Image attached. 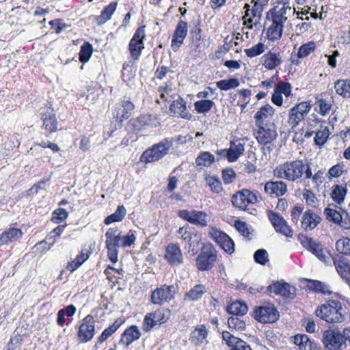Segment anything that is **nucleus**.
Returning a JSON list of instances; mask_svg holds the SVG:
<instances>
[{"mask_svg": "<svg viewBox=\"0 0 350 350\" xmlns=\"http://www.w3.org/2000/svg\"><path fill=\"white\" fill-rule=\"evenodd\" d=\"M321 221V218L312 211H306L302 217L301 226L305 230H313Z\"/></svg>", "mask_w": 350, "mask_h": 350, "instance_id": "obj_25", "label": "nucleus"}, {"mask_svg": "<svg viewBox=\"0 0 350 350\" xmlns=\"http://www.w3.org/2000/svg\"><path fill=\"white\" fill-rule=\"evenodd\" d=\"M204 287L202 285H196L193 288L191 289L186 296L191 299H198L204 294Z\"/></svg>", "mask_w": 350, "mask_h": 350, "instance_id": "obj_57", "label": "nucleus"}, {"mask_svg": "<svg viewBox=\"0 0 350 350\" xmlns=\"http://www.w3.org/2000/svg\"><path fill=\"white\" fill-rule=\"evenodd\" d=\"M257 196L249 189H243L237 192L232 197V203L236 207L245 210L249 204L257 202Z\"/></svg>", "mask_w": 350, "mask_h": 350, "instance_id": "obj_11", "label": "nucleus"}, {"mask_svg": "<svg viewBox=\"0 0 350 350\" xmlns=\"http://www.w3.org/2000/svg\"><path fill=\"white\" fill-rule=\"evenodd\" d=\"M190 223L202 227L206 226L208 225L207 215L204 212L193 210Z\"/></svg>", "mask_w": 350, "mask_h": 350, "instance_id": "obj_40", "label": "nucleus"}, {"mask_svg": "<svg viewBox=\"0 0 350 350\" xmlns=\"http://www.w3.org/2000/svg\"><path fill=\"white\" fill-rule=\"evenodd\" d=\"M173 145L172 139H164L150 149L146 150L142 154L147 162H155L166 155Z\"/></svg>", "mask_w": 350, "mask_h": 350, "instance_id": "obj_4", "label": "nucleus"}, {"mask_svg": "<svg viewBox=\"0 0 350 350\" xmlns=\"http://www.w3.org/2000/svg\"><path fill=\"white\" fill-rule=\"evenodd\" d=\"M255 261L260 265H265L268 261V254L265 250H257L254 255Z\"/></svg>", "mask_w": 350, "mask_h": 350, "instance_id": "obj_60", "label": "nucleus"}, {"mask_svg": "<svg viewBox=\"0 0 350 350\" xmlns=\"http://www.w3.org/2000/svg\"><path fill=\"white\" fill-rule=\"evenodd\" d=\"M228 313L234 315H244L247 312V306L245 303L240 301L232 302L227 307Z\"/></svg>", "mask_w": 350, "mask_h": 350, "instance_id": "obj_37", "label": "nucleus"}, {"mask_svg": "<svg viewBox=\"0 0 350 350\" xmlns=\"http://www.w3.org/2000/svg\"><path fill=\"white\" fill-rule=\"evenodd\" d=\"M145 36L144 27H139L135 33L129 44V50L132 57L137 59L144 49L143 40Z\"/></svg>", "mask_w": 350, "mask_h": 350, "instance_id": "obj_14", "label": "nucleus"}, {"mask_svg": "<svg viewBox=\"0 0 350 350\" xmlns=\"http://www.w3.org/2000/svg\"><path fill=\"white\" fill-rule=\"evenodd\" d=\"M329 135V131L327 127L325 126L321 130L316 133L314 141L317 144L323 145L327 141Z\"/></svg>", "mask_w": 350, "mask_h": 350, "instance_id": "obj_52", "label": "nucleus"}, {"mask_svg": "<svg viewBox=\"0 0 350 350\" xmlns=\"http://www.w3.org/2000/svg\"><path fill=\"white\" fill-rule=\"evenodd\" d=\"M310 109V105L301 102L293 107L289 112L288 123L292 128L297 126L304 119Z\"/></svg>", "mask_w": 350, "mask_h": 350, "instance_id": "obj_12", "label": "nucleus"}, {"mask_svg": "<svg viewBox=\"0 0 350 350\" xmlns=\"http://www.w3.org/2000/svg\"><path fill=\"white\" fill-rule=\"evenodd\" d=\"M240 83L237 79L230 78L229 79H224L219 81L216 83V85L221 90H229L232 88H237Z\"/></svg>", "mask_w": 350, "mask_h": 350, "instance_id": "obj_43", "label": "nucleus"}, {"mask_svg": "<svg viewBox=\"0 0 350 350\" xmlns=\"http://www.w3.org/2000/svg\"><path fill=\"white\" fill-rule=\"evenodd\" d=\"M275 90L280 94H284L286 96H288L291 92V85L289 83L280 82L275 85Z\"/></svg>", "mask_w": 350, "mask_h": 350, "instance_id": "obj_61", "label": "nucleus"}, {"mask_svg": "<svg viewBox=\"0 0 350 350\" xmlns=\"http://www.w3.org/2000/svg\"><path fill=\"white\" fill-rule=\"evenodd\" d=\"M268 217L273 226L277 231H279L286 237H291L293 236L291 229L288 226L286 221L278 213L269 211L268 213Z\"/></svg>", "mask_w": 350, "mask_h": 350, "instance_id": "obj_15", "label": "nucleus"}, {"mask_svg": "<svg viewBox=\"0 0 350 350\" xmlns=\"http://www.w3.org/2000/svg\"><path fill=\"white\" fill-rule=\"evenodd\" d=\"M206 183L214 193H219L222 191L221 183L219 180L214 176L205 178Z\"/></svg>", "mask_w": 350, "mask_h": 350, "instance_id": "obj_50", "label": "nucleus"}, {"mask_svg": "<svg viewBox=\"0 0 350 350\" xmlns=\"http://www.w3.org/2000/svg\"><path fill=\"white\" fill-rule=\"evenodd\" d=\"M95 321L92 316L88 315L80 325L78 336L81 342H87L92 339L94 336Z\"/></svg>", "mask_w": 350, "mask_h": 350, "instance_id": "obj_13", "label": "nucleus"}, {"mask_svg": "<svg viewBox=\"0 0 350 350\" xmlns=\"http://www.w3.org/2000/svg\"><path fill=\"white\" fill-rule=\"evenodd\" d=\"M215 103L208 99H203L195 102L194 108L198 113H206L210 111Z\"/></svg>", "mask_w": 350, "mask_h": 350, "instance_id": "obj_41", "label": "nucleus"}, {"mask_svg": "<svg viewBox=\"0 0 350 350\" xmlns=\"http://www.w3.org/2000/svg\"><path fill=\"white\" fill-rule=\"evenodd\" d=\"M294 343L299 347V350H308L312 346L311 341L305 334L296 335L294 337Z\"/></svg>", "mask_w": 350, "mask_h": 350, "instance_id": "obj_44", "label": "nucleus"}, {"mask_svg": "<svg viewBox=\"0 0 350 350\" xmlns=\"http://www.w3.org/2000/svg\"><path fill=\"white\" fill-rule=\"evenodd\" d=\"M336 248L341 254L345 255L350 254V239L342 238L338 240L336 243Z\"/></svg>", "mask_w": 350, "mask_h": 350, "instance_id": "obj_47", "label": "nucleus"}, {"mask_svg": "<svg viewBox=\"0 0 350 350\" xmlns=\"http://www.w3.org/2000/svg\"><path fill=\"white\" fill-rule=\"evenodd\" d=\"M269 289L271 293L289 299H293L296 294V288L288 283L275 282L270 285Z\"/></svg>", "mask_w": 350, "mask_h": 350, "instance_id": "obj_18", "label": "nucleus"}, {"mask_svg": "<svg viewBox=\"0 0 350 350\" xmlns=\"http://www.w3.org/2000/svg\"><path fill=\"white\" fill-rule=\"evenodd\" d=\"M170 315L171 311L167 308H160L154 312L148 313L144 319V330L149 331L154 326L165 323L170 317Z\"/></svg>", "mask_w": 350, "mask_h": 350, "instance_id": "obj_8", "label": "nucleus"}, {"mask_svg": "<svg viewBox=\"0 0 350 350\" xmlns=\"http://www.w3.org/2000/svg\"><path fill=\"white\" fill-rule=\"evenodd\" d=\"M265 50L264 44L260 42L250 49L245 50V53L250 57H254L262 54Z\"/></svg>", "mask_w": 350, "mask_h": 350, "instance_id": "obj_51", "label": "nucleus"}, {"mask_svg": "<svg viewBox=\"0 0 350 350\" xmlns=\"http://www.w3.org/2000/svg\"><path fill=\"white\" fill-rule=\"evenodd\" d=\"M324 213L326 215V219L329 221H333L335 224L341 221L342 215L335 209L327 207L325 208Z\"/></svg>", "mask_w": 350, "mask_h": 350, "instance_id": "obj_49", "label": "nucleus"}, {"mask_svg": "<svg viewBox=\"0 0 350 350\" xmlns=\"http://www.w3.org/2000/svg\"><path fill=\"white\" fill-rule=\"evenodd\" d=\"M312 288L314 291L321 293L325 295H330L332 293V291L330 290L329 287L325 283L319 281H314L312 283Z\"/></svg>", "mask_w": 350, "mask_h": 350, "instance_id": "obj_58", "label": "nucleus"}, {"mask_svg": "<svg viewBox=\"0 0 350 350\" xmlns=\"http://www.w3.org/2000/svg\"><path fill=\"white\" fill-rule=\"evenodd\" d=\"M219 245L228 254H232L234 251V243L228 236L227 237L226 240L223 241Z\"/></svg>", "mask_w": 350, "mask_h": 350, "instance_id": "obj_62", "label": "nucleus"}, {"mask_svg": "<svg viewBox=\"0 0 350 350\" xmlns=\"http://www.w3.org/2000/svg\"><path fill=\"white\" fill-rule=\"evenodd\" d=\"M121 232L118 228H109L105 233L106 247H119L121 246Z\"/></svg>", "mask_w": 350, "mask_h": 350, "instance_id": "obj_31", "label": "nucleus"}, {"mask_svg": "<svg viewBox=\"0 0 350 350\" xmlns=\"http://www.w3.org/2000/svg\"><path fill=\"white\" fill-rule=\"evenodd\" d=\"M235 172L232 169H226L223 171L222 178L226 184L232 183L235 178Z\"/></svg>", "mask_w": 350, "mask_h": 350, "instance_id": "obj_64", "label": "nucleus"}, {"mask_svg": "<svg viewBox=\"0 0 350 350\" xmlns=\"http://www.w3.org/2000/svg\"><path fill=\"white\" fill-rule=\"evenodd\" d=\"M273 174L278 178L295 182L302 177L311 178L312 170L309 164L301 160H295L279 165L273 170Z\"/></svg>", "mask_w": 350, "mask_h": 350, "instance_id": "obj_1", "label": "nucleus"}, {"mask_svg": "<svg viewBox=\"0 0 350 350\" xmlns=\"http://www.w3.org/2000/svg\"><path fill=\"white\" fill-rule=\"evenodd\" d=\"M135 236L131 232H129L126 236H121V246H131L135 241Z\"/></svg>", "mask_w": 350, "mask_h": 350, "instance_id": "obj_63", "label": "nucleus"}, {"mask_svg": "<svg viewBox=\"0 0 350 350\" xmlns=\"http://www.w3.org/2000/svg\"><path fill=\"white\" fill-rule=\"evenodd\" d=\"M208 234L219 245H220L223 241H225L228 237L226 233L215 228H212Z\"/></svg>", "mask_w": 350, "mask_h": 350, "instance_id": "obj_55", "label": "nucleus"}, {"mask_svg": "<svg viewBox=\"0 0 350 350\" xmlns=\"http://www.w3.org/2000/svg\"><path fill=\"white\" fill-rule=\"evenodd\" d=\"M215 161V157L209 152H202L196 159V163L198 167L202 168L203 167L210 166Z\"/></svg>", "mask_w": 350, "mask_h": 350, "instance_id": "obj_39", "label": "nucleus"}, {"mask_svg": "<svg viewBox=\"0 0 350 350\" xmlns=\"http://www.w3.org/2000/svg\"><path fill=\"white\" fill-rule=\"evenodd\" d=\"M315 49V44L312 42H310L307 44L302 45L298 51V57L303 58L308 55L310 53L314 51Z\"/></svg>", "mask_w": 350, "mask_h": 350, "instance_id": "obj_56", "label": "nucleus"}, {"mask_svg": "<svg viewBox=\"0 0 350 350\" xmlns=\"http://www.w3.org/2000/svg\"><path fill=\"white\" fill-rule=\"evenodd\" d=\"M304 245L320 260L325 263H330V261H327V258H329L325 254L326 251L323 249L320 243L314 241L312 238H306L305 242H304Z\"/></svg>", "mask_w": 350, "mask_h": 350, "instance_id": "obj_19", "label": "nucleus"}, {"mask_svg": "<svg viewBox=\"0 0 350 350\" xmlns=\"http://www.w3.org/2000/svg\"><path fill=\"white\" fill-rule=\"evenodd\" d=\"M88 254H85L82 252L81 254L77 256L74 260L68 263V269H70V271L72 272L74 271L79 266H81L83 262H85L88 258Z\"/></svg>", "mask_w": 350, "mask_h": 350, "instance_id": "obj_48", "label": "nucleus"}, {"mask_svg": "<svg viewBox=\"0 0 350 350\" xmlns=\"http://www.w3.org/2000/svg\"><path fill=\"white\" fill-rule=\"evenodd\" d=\"M291 10V7L282 8L273 16L272 24L267 29V36L269 40H276L280 38L282 34L283 23L287 20L286 16H283V13L286 10Z\"/></svg>", "mask_w": 350, "mask_h": 350, "instance_id": "obj_7", "label": "nucleus"}, {"mask_svg": "<svg viewBox=\"0 0 350 350\" xmlns=\"http://www.w3.org/2000/svg\"><path fill=\"white\" fill-rule=\"evenodd\" d=\"M129 126H132L135 131H139L146 126H156L155 119L151 115H142L136 119L131 120Z\"/></svg>", "mask_w": 350, "mask_h": 350, "instance_id": "obj_24", "label": "nucleus"}, {"mask_svg": "<svg viewBox=\"0 0 350 350\" xmlns=\"http://www.w3.org/2000/svg\"><path fill=\"white\" fill-rule=\"evenodd\" d=\"M207 335L208 332L205 325H200L191 332L189 340L195 345H200L205 340Z\"/></svg>", "mask_w": 350, "mask_h": 350, "instance_id": "obj_30", "label": "nucleus"}, {"mask_svg": "<svg viewBox=\"0 0 350 350\" xmlns=\"http://www.w3.org/2000/svg\"><path fill=\"white\" fill-rule=\"evenodd\" d=\"M141 333L137 326H131L122 335L120 342L129 347L133 341L139 338Z\"/></svg>", "mask_w": 350, "mask_h": 350, "instance_id": "obj_28", "label": "nucleus"}, {"mask_svg": "<svg viewBox=\"0 0 350 350\" xmlns=\"http://www.w3.org/2000/svg\"><path fill=\"white\" fill-rule=\"evenodd\" d=\"M262 62V64L269 70H273L281 64V61L278 55L271 52H268L263 55Z\"/></svg>", "mask_w": 350, "mask_h": 350, "instance_id": "obj_35", "label": "nucleus"}, {"mask_svg": "<svg viewBox=\"0 0 350 350\" xmlns=\"http://www.w3.org/2000/svg\"><path fill=\"white\" fill-rule=\"evenodd\" d=\"M334 89L338 95L345 98H350V80L339 79L334 83Z\"/></svg>", "mask_w": 350, "mask_h": 350, "instance_id": "obj_33", "label": "nucleus"}, {"mask_svg": "<svg viewBox=\"0 0 350 350\" xmlns=\"http://www.w3.org/2000/svg\"><path fill=\"white\" fill-rule=\"evenodd\" d=\"M170 111L174 116H180L187 120H190L192 117L187 109L185 101L181 98L172 102L170 107Z\"/></svg>", "mask_w": 350, "mask_h": 350, "instance_id": "obj_21", "label": "nucleus"}, {"mask_svg": "<svg viewBox=\"0 0 350 350\" xmlns=\"http://www.w3.org/2000/svg\"><path fill=\"white\" fill-rule=\"evenodd\" d=\"M68 212L64 208H58L53 213L52 221L58 224L66 219L68 217Z\"/></svg>", "mask_w": 350, "mask_h": 350, "instance_id": "obj_59", "label": "nucleus"}, {"mask_svg": "<svg viewBox=\"0 0 350 350\" xmlns=\"http://www.w3.org/2000/svg\"><path fill=\"white\" fill-rule=\"evenodd\" d=\"M334 264L342 278H345L350 274V264L348 260L342 256H337L333 258Z\"/></svg>", "mask_w": 350, "mask_h": 350, "instance_id": "obj_32", "label": "nucleus"}, {"mask_svg": "<svg viewBox=\"0 0 350 350\" xmlns=\"http://www.w3.org/2000/svg\"><path fill=\"white\" fill-rule=\"evenodd\" d=\"M23 233L15 228H10L0 234V245H8L10 242H14L22 237Z\"/></svg>", "mask_w": 350, "mask_h": 350, "instance_id": "obj_27", "label": "nucleus"}, {"mask_svg": "<svg viewBox=\"0 0 350 350\" xmlns=\"http://www.w3.org/2000/svg\"><path fill=\"white\" fill-rule=\"evenodd\" d=\"M258 130L256 131V138L260 144H266L273 141L277 133L275 130L271 129L267 124L256 126Z\"/></svg>", "mask_w": 350, "mask_h": 350, "instance_id": "obj_23", "label": "nucleus"}, {"mask_svg": "<svg viewBox=\"0 0 350 350\" xmlns=\"http://www.w3.org/2000/svg\"><path fill=\"white\" fill-rule=\"evenodd\" d=\"M43 126L49 132H55L57 129V122L55 116L52 112H48L44 114Z\"/></svg>", "mask_w": 350, "mask_h": 350, "instance_id": "obj_36", "label": "nucleus"}, {"mask_svg": "<svg viewBox=\"0 0 350 350\" xmlns=\"http://www.w3.org/2000/svg\"><path fill=\"white\" fill-rule=\"evenodd\" d=\"M119 327V325L115 322L112 325L105 329L102 334L98 337V342L100 343L106 340L111 335H112Z\"/></svg>", "mask_w": 350, "mask_h": 350, "instance_id": "obj_54", "label": "nucleus"}, {"mask_svg": "<svg viewBox=\"0 0 350 350\" xmlns=\"http://www.w3.org/2000/svg\"><path fill=\"white\" fill-rule=\"evenodd\" d=\"M274 114V109L272 106L267 104L262 107L255 114V124L256 126L267 124L265 120L271 118Z\"/></svg>", "mask_w": 350, "mask_h": 350, "instance_id": "obj_26", "label": "nucleus"}, {"mask_svg": "<svg viewBox=\"0 0 350 350\" xmlns=\"http://www.w3.org/2000/svg\"><path fill=\"white\" fill-rule=\"evenodd\" d=\"M187 33V23L180 21L176 28L173 40L172 41V47L174 51L179 49Z\"/></svg>", "mask_w": 350, "mask_h": 350, "instance_id": "obj_22", "label": "nucleus"}, {"mask_svg": "<svg viewBox=\"0 0 350 350\" xmlns=\"http://www.w3.org/2000/svg\"><path fill=\"white\" fill-rule=\"evenodd\" d=\"M165 258L173 266L180 265L183 262V256L182 252L177 244L170 243L165 249Z\"/></svg>", "mask_w": 350, "mask_h": 350, "instance_id": "obj_17", "label": "nucleus"}, {"mask_svg": "<svg viewBox=\"0 0 350 350\" xmlns=\"http://www.w3.org/2000/svg\"><path fill=\"white\" fill-rule=\"evenodd\" d=\"M346 193L347 189L345 187L336 185L333 187L331 197L334 202L340 204L342 202H343Z\"/></svg>", "mask_w": 350, "mask_h": 350, "instance_id": "obj_42", "label": "nucleus"}, {"mask_svg": "<svg viewBox=\"0 0 350 350\" xmlns=\"http://www.w3.org/2000/svg\"><path fill=\"white\" fill-rule=\"evenodd\" d=\"M342 310L340 301L330 299L317 309L316 314L328 323H341L345 320Z\"/></svg>", "mask_w": 350, "mask_h": 350, "instance_id": "obj_2", "label": "nucleus"}, {"mask_svg": "<svg viewBox=\"0 0 350 350\" xmlns=\"http://www.w3.org/2000/svg\"><path fill=\"white\" fill-rule=\"evenodd\" d=\"M228 325L230 328L236 330H243L245 327V323L237 317L229 318Z\"/></svg>", "mask_w": 350, "mask_h": 350, "instance_id": "obj_53", "label": "nucleus"}, {"mask_svg": "<svg viewBox=\"0 0 350 350\" xmlns=\"http://www.w3.org/2000/svg\"><path fill=\"white\" fill-rule=\"evenodd\" d=\"M279 316V312L271 304L259 306L254 310L255 319L263 323H274L278 319Z\"/></svg>", "mask_w": 350, "mask_h": 350, "instance_id": "obj_9", "label": "nucleus"}, {"mask_svg": "<svg viewBox=\"0 0 350 350\" xmlns=\"http://www.w3.org/2000/svg\"><path fill=\"white\" fill-rule=\"evenodd\" d=\"M126 214V210L125 207L123 205H120L114 213L105 218V224L109 225L113 222L121 221L124 218Z\"/></svg>", "mask_w": 350, "mask_h": 350, "instance_id": "obj_38", "label": "nucleus"}, {"mask_svg": "<svg viewBox=\"0 0 350 350\" xmlns=\"http://www.w3.org/2000/svg\"><path fill=\"white\" fill-rule=\"evenodd\" d=\"M216 260V250L213 246L210 243L204 244L196 259V265L201 271L209 270L213 267Z\"/></svg>", "mask_w": 350, "mask_h": 350, "instance_id": "obj_5", "label": "nucleus"}, {"mask_svg": "<svg viewBox=\"0 0 350 350\" xmlns=\"http://www.w3.org/2000/svg\"><path fill=\"white\" fill-rule=\"evenodd\" d=\"M322 341L325 347L329 350L341 349L346 341L344 331L341 333L338 329L325 330Z\"/></svg>", "mask_w": 350, "mask_h": 350, "instance_id": "obj_6", "label": "nucleus"}, {"mask_svg": "<svg viewBox=\"0 0 350 350\" xmlns=\"http://www.w3.org/2000/svg\"><path fill=\"white\" fill-rule=\"evenodd\" d=\"M265 192L276 198L284 196L288 191L286 184L282 180H270L265 184Z\"/></svg>", "mask_w": 350, "mask_h": 350, "instance_id": "obj_16", "label": "nucleus"}, {"mask_svg": "<svg viewBox=\"0 0 350 350\" xmlns=\"http://www.w3.org/2000/svg\"><path fill=\"white\" fill-rule=\"evenodd\" d=\"M176 288L174 285H163L155 289L151 295V300L154 304L161 305L168 302L174 298Z\"/></svg>", "mask_w": 350, "mask_h": 350, "instance_id": "obj_10", "label": "nucleus"}, {"mask_svg": "<svg viewBox=\"0 0 350 350\" xmlns=\"http://www.w3.org/2000/svg\"><path fill=\"white\" fill-rule=\"evenodd\" d=\"M116 9V3H111L105 8L99 16V23H104L109 20Z\"/></svg>", "mask_w": 350, "mask_h": 350, "instance_id": "obj_45", "label": "nucleus"}, {"mask_svg": "<svg viewBox=\"0 0 350 350\" xmlns=\"http://www.w3.org/2000/svg\"><path fill=\"white\" fill-rule=\"evenodd\" d=\"M222 338L232 350H252V348L245 341L234 336L230 332L224 331L222 333Z\"/></svg>", "mask_w": 350, "mask_h": 350, "instance_id": "obj_20", "label": "nucleus"}, {"mask_svg": "<svg viewBox=\"0 0 350 350\" xmlns=\"http://www.w3.org/2000/svg\"><path fill=\"white\" fill-rule=\"evenodd\" d=\"M134 109V105L129 100H123L117 108V117L120 121L128 119Z\"/></svg>", "mask_w": 350, "mask_h": 350, "instance_id": "obj_34", "label": "nucleus"}, {"mask_svg": "<svg viewBox=\"0 0 350 350\" xmlns=\"http://www.w3.org/2000/svg\"><path fill=\"white\" fill-rule=\"evenodd\" d=\"M243 151L244 146L239 140L231 141L227 153L228 160L230 162L237 161Z\"/></svg>", "mask_w": 350, "mask_h": 350, "instance_id": "obj_29", "label": "nucleus"}, {"mask_svg": "<svg viewBox=\"0 0 350 350\" xmlns=\"http://www.w3.org/2000/svg\"><path fill=\"white\" fill-rule=\"evenodd\" d=\"M177 234L178 238L185 243V248L188 250L189 253L195 255L198 252V245L202 240L201 234L189 227V225L180 227L178 230Z\"/></svg>", "mask_w": 350, "mask_h": 350, "instance_id": "obj_3", "label": "nucleus"}, {"mask_svg": "<svg viewBox=\"0 0 350 350\" xmlns=\"http://www.w3.org/2000/svg\"><path fill=\"white\" fill-rule=\"evenodd\" d=\"M92 54V46L89 42L84 43L79 52V59L83 63L87 62Z\"/></svg>", "mask_w": 350, "mask_h": 350, "instance_id": "obj_46", "label": "nucleus"}]
</instances>
